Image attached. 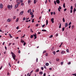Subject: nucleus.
<instances>
[{"mask_svg": "<svg viewBox=\"0 0 76 76\" xmlns=\"http://www.w3.org/2000/svg\"><path fill=\"white\" fill-rule=\"evenodd\" d=\"M48 56V54L47 53H46L45 54V56L46 57H47Z\"/></svg>", "mask_w": 76, "mask_h": 76, "instance_id": "14", "label": "nucleus"}, {"mask_svg": "<svg viewBox=\"0 0 76 76\" xmlns=\"http://www.w3.org/2000/svg\"><path fill=\"white\" fill-rule=\"evenodd\" d=\"M16 17L15 16H14L13 18V19H16Z\"/></svg>", "mask_w": 76, "mask_h": 76, "instance_id": "39", "label": "nucleus"}, {"mask_svg": "<svg viewBox=\"0 0 76 76\" xmlns=\"http://www.w3.org/2000/svg\"><path fill=\"white\" fill-rule=\"evenodd\" d=\"M17 29H19V26H18L16 27Z\"/></svg>", "mask_w": 76, "mask_h": 76, "instance_id": "63", "label": "nucleus"}, {"mask_svg": "<svg viewBox=\"0 0 76 76\" xmlns=\"http://www.w3.org/2000/svg\"><path fill=\"white\" fill-rule=\"evenodd\" d=\"M72 10H70V13H72Z\"/></svg>", "mask_w": 76, "mask_h": 76, "instance_id": "61", "label": "nucleus"}, {"mask_svg": "<svg viewBox=\"0 0 76 76\" xmlns=\"http://www.w3.org/2000/svg\"><path fill=\"white\" fill-rule=\"evenodd\" d=\"M37 3V1L36 0H34V4H36Z\"/></svg>", "mask_w": 76, "mask_h": 76, "instance_id": "16", "label": "nucleus"}, {"mask_svg": "<svg viewBox=\"0 0 76 76\" xmlns=\"http://www.w3.org/2000/svg\"><path fill=\"white\" fill-rule=\"evenodd\" d=\"M74 28V26H72V29H73Z\"/></svg>", "mask_w": 76, "mask_h": 76, "instance_id": "35", "label": "nucleus"}, {"mask_svg": "<svg viewBox=\"0 0 76 76\" xmlns=\"http://www.w3.org/2000/svg\"><path fill=\"white\" fill-rule=\"evenodd\" d=\"M67 10V9L66 8L64 9V11L65 12V11H66Z\"/></svg>", "mask_w": 76, "mask_h": 76, "instance_id": "60", "label": "nucleus"}, {"mask_svg": "<svg viewBox=\"0 0 76 76\" xmlns=\"http://www.w3.org/2000/svg\"><path fill=\"white\" fill-rule=\"evenodd\" d=\"M51 21L52 22V23H54V18H52L51 19Z\"/></svg>", "mask_w": 76, "mask_h": 76, "instance_id": "4", "label": "nucleus"}, {"mask_svg": "<svg viewBox=\"0 0 76 76\" xmlns=\"http://www.w3.org/2000/svg\"><path fill=\"white\" fill-rule=\"evenodd\" d=\"M71 24H72V23H71V22H70L69 23L68 25H71Z\"/></svg>", "mask_w": 76, "mask_h": 76, "instance_id": "56", "label": "nucleus"}, {"mask_svg": "<svg viewBox=\"0 0 76 76\" xmlns=\"http://www.w3.org/2000/svg\"><path fill=\"white\" fill-rule=\"evenodd\" d=\"M61 54H64L65 53V52L64 51H62L61 52Z\"/></svg>", "mask_w": 76, "mask_h": 76, "instance_id": "7", "label": "nucleus"}, {"mask_svg": "<svg viewBox=\"0 0 76 76\" xmlns=\"http://www.w3.org/2000/svg\"><path fill=\"white\" fill-rule=\"evenodd\" d=\"M65 27H67L68 25V23H66L65 24Z\"/></svg>", "mask_w": 76, "mask_h": 76, "instance_id": "9", "label": "nucleus"}, {"mask_svg": "<svg viewBox=\"0 0 76 76\" xmlns=\"http://www.w3.org/2000/svg\"><path fill=\"white\" fill-rule=\"evenodd\" d=\"M31 1L30 0H29L28 1V4H29L30 3V2Z\"/></svg>", "mask_w": 76, "mask_h": 76, "instance_id": "20", "label": "nucleus"}, {"mask_svg": "<svg viewBox=\"0 0 76 76\" xmlns=\"http://www.w3.org/2000/svg\"><path fill=\"white\" fill-rule=\"evenodd\" d=\"M9 35H10V38H12V36H11V34H9Z\"/></svg>", "mask_w": 76, "mask_h": 76, "instance_id": "45", "label": "nucleus"}, {"mask_svg": "<svg viewBox=\"0 0 76 76\" xmlns=\"http://www.w3.org/2000/svg\"><path fill=\"white\" fill-rule=\"evenodd\" d=\"M10 7H11V9H12V7H13V6L12 5H11L10 6Z\"/></svg>", "mask_w": 76, "mask_h": 76, "instance_id": "54", "label": "nucleus"}, {"mask_svg": "<svg viewBox=\"0 0 76 76\" xmlns=\"http://www.w3.org/2000/svg\"><path fill=\"white\" fill-rule=\"evenodd\" d=\"M23 11L21 12H20V15H23Z\"/></svg>", "mask_w": 76, "mask_h": 76, "instance_id": "18", "label": "nucleus"}, {"mask_svg": "<svg viewBox=\"0 0 76 76\" xmlns=\"http://www.w3.org/2000/svg\"><path fill=\"white\" fill-rule=\"evenodd\" d=\"M33 36H34V39H36L37 38V37L36 34H33Z\"/></svg>", "mask_w": 76, "mask_h": 76, "instance_id": "6", "label": "nucleus"}, {"mask_svg": "<svg viewBox=\"0 0 76 76\" xmlns=\"http://www.w3.org/2000/svg\"><path fill=\"white\" fill-rule=\"evenodd\" d=\"M66 51L67 52V53H69V49H67L66 50Z\"/></svg>", "mask_w": 76, "mask_h": 76, "instance_id": "42", "label": "nucleus"}, {"mask_svg": "<svg viewBox=\"0 0 76 76\" xmlns=\"http://www.w3.org/2000/svg\"><path fill=\"white\" fill-rule=\"evenodd\" d=\"M34 72V71L32 70L29 73V74H30V75H31V74H32V72Z\"/></svg>", "mask_w": 76, "mask_h": 76, "instance_id": "32", "label": "nucleus"}, {"mask_svg": "<svg viewBox=\"0 0 76 76\" xmlns=\"http://www.w3.org/2000/svg\"><path fill=\"white\" fill-rule=\"evenodd\" d=\"M20 4V3L18 2V3H17V4L18 5H19Z\"/></svg>", "mask_w": 76, "mask_h": 76, "instance_id": "57", "label": "nucleus"}, {"mask_svg": "<svg viewBox=\"0 0 76 76\" xmlns=\"http://www.w3.org/2000/svg\"><path fill=\"white\" fill-rule=\"evenodd\" d=\"M76 8H74V9L73 10L74 12H76Z\"/></svg>", "mask_w": 76, "mask_h": 76, "instance_id": "43", "label": "nucleus"}, {"mask_svg": "<svg viewBox=\"0 0 76 76\" xmlns=\"http://www.w3.org/2000/svg\"><path fill=\"white\" fill-rule=\"evenodd\" d=\"M36 26H39V24H37L36 25Z\"/></svg>", "mask_w": 76, "mask_h": 76, "instance_id": "49", "label": "nucleus"}, {"mask_svg": "<svg viewBox=\"0 0 76 76\" xmlns=\"http://www.w3.org/2000/svg\"><path fill=\"white\" fill-rule=\"evenodd\" d=\"M42 31H44V32H46V31H47V30L44 29L42 30Z\"/></svg>", "mask_w": 76, "mask_h": 76, "instance_id": "22", "label": "nucleus"}, {"mask_svg": "<svg viewBox=\"0 0 76 76\" xmlns=\"http://www.w3.org/2000/svg\"><path fill=\"white\" fill-rule=\"evenodd\" d=\"M18 53H19V54L20 53V50H19L18 51Z\"/></svg>", "mask_w": 76, "mask_h": 76, "instance_id": "52", "label": "nucleus"}, {"mask_svg": "<svg viewBox=\"0 0 76 76\" xmlns=\"http://www.w3.org/2000/svg\"><path fill=\"white\" fill-rule=\"evenodd\" d=\"M56 37H57L58 36V34H56Z\"/></svg>", "mask_w": 76, "mask_h": 76, "instance_id": "47", "label": "nucleus"}, {"mask_svg": "<svg viewBox=\"0 0 76 76\" xmlns=\"http://www.w3.org/2000/svg\"><path fill=\"white\" fill-rule=\"evenodd\" d=\"M18 20H19V18H17L16 21V22H18Z\"/></svg>", "mask_w": 76, "mask_h": 76, "instance_id": "24", "label": "nucleus"}, {"mask_svg": "<svg viewBox=\"0 0 76 76\" xmlns=\"http://www.w3.org/2000/svg\"><path fill=\"white\" fill-rule=\"evenodd\" d=\"M8 64H9V65L10 67H11V66L10 65V62H9L8 63Z\"/></svg>", "mask_w": 76, "mask_h": 76, "instance_id": "36", "label": "nucleus"}, {"mask_svg": "<svg viewBox=\"0 0 76 76\" xmlns=\"http://www.w3.org/2000/svg\"><path fill=\"white\" fill-rule=\"evenodd\" d=\"M71 64V62H69L68 63V64Z\"/></svg>", "mask_w": 76, "mask_h": 76, "instance_id": "48", "label": "nucleus"}, {"mask_svg": "<svg viewBox=\"0 0 76 76\" xmlns=\"http://www.w3.org/2000/svg\"><path fill=\"white\" fill-rule=\"evenodd\" d=\"M34 37V35H31V38H32Z\"/></svg>", "mask_w": 76, "mask_h": 76, "instance_id": "25", "label": "nucleus"}, {"mask_svg": "<svg viewBox=\"0 0 76 76\" xmlns=\"http://www.w3.org/2000/svg\"><path fill=\"white\" fill-rule=\"evenodd\" d=\"M56 60L57 61H60V59L58 58H56Z\"/></svg>", "mask_w": 76, "mask_h": 76, "instance_id": "17", "label": "nucleus"}, {"mask_svg": "<svg viewBox=\"0 0 76 76\" xmlns=\"http://www.w3.org/2000/svg\"><path fill=\"white\" fill-rule=\"evenodd\" d=\"M61 23H60V25H59V28H61Z\"/></svg>", "mask_w": 76, "mask_h": 76, "instance_id": "34", "label": "nucleus"}, {"mask_svg": "<svg viewBox=\"0 0 76 76\" xmlns=\"http://www.w3.org/2000/svg\"><path fill=\"white\" fill-rule=\"evenodd\" d=\"M46 76V74L45 73H44L43 74V76Z\"/></svg>", "mask_w": 76, "mask_h": 76, "instance_id": "51", "label": "nucleus"}, {"mask_svg": "<svg viewBox=\"0 0 76 76\" xmlns=\"http://www.w3.org/2000/svg\"><path fill=\"white\" fill-rule=\"evenodd\" d=\"M24 5V4L23 3H22L21 4V5L22 6H23Z\"/></svg>", "mask_w": 76, "mask_h": 76, "instance_id": "30", "label": "nucleus"}, {"mask_svg": "<svg viewBox=\"0 0 76 76\" xmlns=\"http://www.w3.org/2000/svg\"><path fill=\"white\" fill-rule=\"evenodd\" d=\"M20 2L21 3H22L23 2V0H20Z\"/></svg>", "mask_w": 76, "mask_h": 76, "instance_id": "29", "label": "nucleus"}, {"mask_svg": "<svg viewBox=\"0 0 76 76\" xmlns=\"http://www.w3.org/2000/svg\"><path fill=\"white\" fill-rule=\"evenodd\" d=\"M32 23H33L34 22V19H33L32 20Z\"/></svg>", "mask_w": 76, "mask_h": 76, "instance_id": "40", "label": "nucleus"}, {"mask_svg": "<svg viewBox=\"0 0 76 76\" xmlns=\"http://www.w3.org/2000/svg\"><path fill=\"white\" fill-rule=\"evenodd\" d=\"M61 65H63V62H61Z\"/></svg>", "mask_w": 76, "mask_h": 76, "instance_id": "46", "label": "nucleus"}, {"mask_svg": "<svg viewBox=\"0 0 76 76\" xmlns=\"http://www.w3.org/2000/svg\"><path fill=\"white\" fill-rule=\"evenodd\" d=\"M31 12V10L30 9L28 10L27 12L28 13H30V12Z\"/></svg>", "mask_w": 76, "mask_h": 76, "instance_id": "11", "label": "nucleus"}, {"mask_svg": "<svg viewBox=\"0 0 76 76\" xmlns=\"http://www.w3.org/2000/svg\"><path fill=\"white\" fill-rule=\"evenodd\" d=\"M48 20H46V25H48Z\"/></svg>", "mask_w": 76, "mask_h": 76, "instance_id": "28", "label": "nucleus"}, {"mask_svg": "<svg viewBox=\"0 0 76 76\" xmlns=\"http://www.w3.org/2000/svg\"><path fill=\"white\" fill-rule=\"evenodd\" d=\"M47 52V51L46 50H44L43 52V54H44L45 53H46Z\"/></svg>", "mask_w": 76, "mask_h": 76, "instance_id": "23", "label": "nucleus"}, {"mask_svg": "<svg viewBox=\"0 0 76 76\" xmlns=\"http://www.w3.org/2000/svg\"><path fill=\"white\" fill-rule=\"evenodd\" d=\"M58 9L59 12H60V10L61 9V6H60L59 7V8H58Z\"/></svg>", "mask_w": 76, "mask_h": 76, "instance_id": "3", "label": "nucleus"}, {"mask_svg": "<svg viewBox=\"0 0 76 76\" xmlns=\"http://www.w3.org/2000/svg\"><path fill=\"white\" fill-rule=\"evenodd\" d=\"M71 10H73V6H71Z\"/></svg>", "mask_w": 76, "mask_h": 76, "instance_id": "33", "label": "nucleus"}, {"mask_svg": "<svg viewBox=\"0 0 76 76\" xmlns=\"http://www.w3.org/2000/svg\"><path fill=\"white\" fill-rule=\"evenodd\" d=\"M45 24H44L43 25H42V28H44V26H45Z\"/></svg>", "mask_w": 76, "mask_h": 76, "instance_id": "50", "label": "nucleus"}, {"mask_svg": "<svg viewBox=\"0 0 76 76\" xmlns=\"http://www.w3.org/2000/svg\"><path fill=\"white\" fill-rule=\"evenodd\" d=\"M45 65L46 66H49V64H48V63H46L45 64Z\"/></svg>", "mask_w": 76, "mask_h": 76, "instance_id": "13", "label": "nucleus"}, {"mask_svg": "<svg viewBox=\"0 0 76 76\" xmlns=\"http://www.w3.org/2000/svg\"><path fill=\"white\" fill-rule=\"evenodd\" d=\"M54 3L55 4V5H56V1H54Z\"/></svg>", "mask_w": 76, "mask_h": 76, "instance_id": "55", "label": "nucleus"}, {"mask_svg": "<svg viewBox=\"0 0 76 76\" xmlns=\"http://www.w3.org/2000/svg\"><path fill=\"white\" fill-rule=\"evenodd\" d=\"M30 14V15H33V13H32V12H31Z\"/></svg>", "mask_w": 76, "mask_h": 76, "instance_id": "31", "label": "nucleus"}, {"mask_svg": "<svg viewBox=\"0 0 76 76\" xmlns=\"http://www.w3.org/2000/svg\"><path fill=\"white\" fill-rule=\"evenodd\" d=\"M3 7V4H0V7L1 8V9H2Z\"/></svg>", "mask_w": 76, "mask_h": 76, "instance_id": "5", "label": "nucleus"}, {"mask_svg": "<svg viewBox=\"0 0 76 76\" xmlns=\"http://www.w3.org/2000/svg\"><path fill=\"white\" fill-rule=\"evenodd\" d=\"M39 72V69H37L36 70V72Z\"/></svg>", "mask_w": 76, "mask_h": 76, "instance_id": "15", "label": "nucleus"}, {"mask_svg": "<svg viewBox=\"0 0 76 76\" xmlns=\"http://www.w3.org/2000/svg\"><path fill=\"white\" fill-rule=\"evenodd\" d=\"M21 42L22 43H23V42H24V40H23L22 39H21Z\"/></svg>", "mask_w": 76, "mask_h": 76, "instance_id": "10", "label": "nucleus"}, {"mask_svg": "<svg viewBox=\"0 0 76 76\" xmlns=\"http://www.w3.org/2000/svg\"><path fill=\"white\" fill-rule=\"evenodd\" d=\"M47 3V0H46V1H45V3L46 4Z\"/></svg>", "mask_w": 76, "mask_h": 76, "instance_id": "62", "label": "nucleus"}, {"mask_svg": "<svg viewBox=\"0 0 76 76\" xmlns=\"http://www.w3.org/2000/svg\"><path fill=\"white\" fill-rule=\"evenodd\" d=\"M39 74H40V75H42V73H42V72H39Z\"/></svg>", "mask_w": 76, "mask_h": 76, "instance_id": "38", "label": "nucleus"}, {"mask_svg": "<svg viewBox=\"0 0 76 76\" xmlns=\"http://www.w3.org/2000/svg\"><path fill=\"white\" fill-rule=\"evenodd\" d=\"M62 31H64V27L62 28Z\"/></svg>", "mask_w": 76, "mask_h": 76, "instance_id": "37", "label": "nucleus"}, {"mask_svg": "<svg viewBox=\"0 0 76 76\" xmlns=\"http://www.w3.org/2000/svg\"><path fill=\"white\" fill-rule=\"evenodd\" d=\"M53 53L54 55H55L56 54V52L55 51H53Z\"/></svg>", "mask_w": 76, "mask_h": 76, "instance_id": "27", "label": "nucleus"}, {"mask_svg": "<svg viewBox=\"0 0 76 76\" xmlns=\"http://www.w3.org/2000/svg\"><path fill=\"white\" fill-rule=\"evenodd\" d=\"M41 69L42 70H44V68H43V67H42L41 68Z\"/></svg>", "mask_w": 76, "mask_h": 76, "instance_id": "53", "label": "nucleus"}, {"mask_svg": "<svg viewBox=\"0 0 76 76\" xmlns=\"http://www.w3.org/2000/svg\"><path fill=\"white\" fill-rule=\"evenodd\" d=\"M25 19H26L25 17L23 18V20H25Z\"/></svg>", "mask_w": 76, "mask_h": 76, "instance_id": "58", "label": "nucleus"}, {"mask_svg": "<svg viewBox=\"0 0 76 76\" xmlns=\"http://www.w3.org/2000/svg\"><path fill=\"white\" fill-rule=\"evenodd\" d=\"M18 6H19L18 5H17V4L15 5V9H16V8H17L18 7Z\"/></svg>", "mask_w": 76, "mask_h": 76, "instance_id": "8", "label": "nucleus"}, {"mask_svg": "<svg viewBox=\"0 0 76 76\" xmlns=\"http://www.w3.org/2000/svg\"><path fill=\"white\" fill-rule=\"evenodd\" d=\"M56 2L57 3V4H59L60 3V1L59 0H56Z\"/></svg>", "mask_w": 76, "mask_h": 76, "instance_id": "2", "label": "nucleus"}, {"mask_svg": "<svg viewBox=\"0 0 76 76\" xmlns=\"http://www.w3.org/2000/svg\"><path fill=\"white\" fill-rule=\"evenodd\" d=\"M34 17V15H31V18H33Z\"/></svg>", "mask_w": 76, "mask_h": 76, "instance_id": "41", "label": "nucleus"}, {"mask_svg": "<svg viewBox=\"0 0 76 76\" xmlns=\"http://www.w3.org/2000/svg\"><path fill=\"white\" fill-rule=\"evenodd\" d=\"M63 21L64 22H65V20H64V18H63Z\"/></svg>", "mask_w": 76, "mask_h": 76, "instance_id": "26", "label": "nucleus"}, {"mask_svg": "<svg viewBox=\"0 0 76 76\" xmlns=\"http://www.w3.org/2000/svg\"><path fill=\"white\" fill-rule=\"evenodd\" d=\"M11 54L12 55L13 59L15 60H16L15 59V58H16V55H15V54H14V53H13V52H11Z\"/></svg>", "mask_w": 76, "mask_h": 76, "instance_id": "1", "label": "nucleus"}, {"mask_svg": "<svg viewBox=\"0 0 76 76\" xmlns=\"http://www.w3.org/2000/svg\"><path fill=\"white\" fill-rule=\"evenodd\" d=\"M7 8H8V9H9L10 8V5H7Z\"/></svg>", "mask_w": 76, "mask_h": 76, "instance_id": "12", "label": "nucleus"}, {"mask_svg": "<svg viewBox=\"0 0 76 76\" xmlns=\"http://www.w3.org/2000/svg\"><path fill=\"white\" fill-rule=\"evenodd\" d=\"M44 68H45V69H46V66H45V65L44 66Z\"/></svg>", "mask_w": 76, "mask_h": 76, "instance_id": "59", "label": "nucleus"}, {"mask_svg": "<svg viewBox=\"0 0 76 76\" xmlns=\"http://www.w3.org/2000/svg\"><path fill=\"white\" fill-rule=\"evenodd\" d=\"M63 7L64 8H65V7H66V6H65V4H64Z\"/></svg>", "mask_w": 76, "mask_h": 76, "instance_id": "21", "label": "nucleus"}, {"mask_svg": "<svg viewBox=\"0 0 76 76\" xmlns=\"http://www.w3.org/2000/svg\"><path fill=\"white\" fill-rule=\"evenodd\" d=\"M23 45L24 46V45H26V42H24V43L23 44Z\"/></svg>", "mask_w": 76, "mask_h": 76, "instance_id": "44", "label": "nucleus"}, {"mask_svg": "<svg viewBox=\"0 0 76 76\" xmlns=\"http://www.w3.org/2000/svg\"><path fill=\"white\" fill-rule=\"evenodd\" d=\"M53 37V36L52 35H51L50 36V38H52V37Z\"/></svg>", "mask_w": 76, "mask_h": 76, "instance_id": "64", "label": "nucleus"}, {"mask_svg": "<svg viewBox=\"0 0 76 76\" xmlns=\"http://www.w3.org/2000/svg\"><path fill=\"white\" fill-rule=\"evenodd\" d=\"M10 21V19H8L7 20V22H9Z\"/></svg>", "mask_w": 76, "mask_h": 76, "instance_id": "19", "label": "nucleus"}]
</instances>
